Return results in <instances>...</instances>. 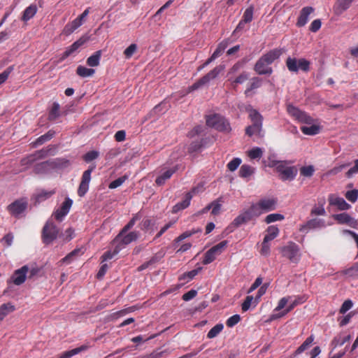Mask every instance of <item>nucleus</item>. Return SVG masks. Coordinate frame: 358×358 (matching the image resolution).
Masks as SVG:
<instances>
[{
  "mask_svg": "<svg viewBox=\"0 0 358 358\" xmlns=\"http://www.w3.org/2000/svg\"><path fill=\"white\" fill-rule=\"evenodd\" d=\"M279 234V229L277 227L272 225L269 226L266 229V234L264 238L265 242H270L276 238Z\"/></svg>",
  "mask_w": 358,
  "mask_h": 358,
  "instance_id": "33",
  "label": "nucleus"
},
{
  "mask_svg": "<svg viewBox=\"0 0 358 358\" xmlns=\"http://www.w3.org/2000/svg\"><path fill=\"white\" fill-rule=\"evenodd\" d=\"M256 124H252V125L248 127L245 129V133L248 136H251L254 134H257L261 136V132L262 130V127H257Z\"/></svg>",
  "mask_w": 358,
  "mask_h": 358,
  "instance_id": "46",
  "label": "nucleus"
},
{
  "mask_svg": "<svg viewBox=\"0 0 358 358\" xmlns=\"http://www.w3.org/2000/svg\"><path fill=\"white\" fill-rule=\"evenodd\" d=\"M241 162L242 161L240 158H238V157L234 158L228 163L227 168L229 169V171H234L240 166V164H241Z\"/></svg>",
  "mask_w": 358,
  "mask_h": 358,
  "instance_id": "52",
  "label": "nucleus"
},
{
  "mask_svg": "<svg viewBox=\"0 0 358 358\" xmlns=\"http://www.w3.org/2000/svg\"><path fill=\"white\" fill-rule=\"evenodd\" d=\"M282 54L280 50L274 49L266 54L264 55L261 59L270 66L275 59H277Z\"/></svg>",
  "mask_w": 358,
  "mask_h": 358,
  "instance_id": "24",
  "label": "nucleus"
},
{
  "mask_svg": "<svg viewBox=\"0 0 358 358\" xmlns=\"http://www.w3.org/2000/svg\"><path fill=\"white\" fill-rule=\"evenodd\" d=\"M224 325L222 324H217L208 331L207 337L208 338L216 337L222 331Z\"/></svg>",
  "mask_w": 358,
  "mask_h": 358,
  "instance_id": "42",
  "label": "nucleus"
},
{
  "mask_svg": "<svg viewBox=\"0 0 358 358\" xmlns=\"http://www.w3.org/2000/svg\"><path fill=\"white\" fill-rule=\"evenodd\" d=\"M253 17V8L250 7L247 8L243 14V19L245 22L248 23L252 20Z\"/></svg>",
  "mask_w": 358,
  "mask_h": 358,
  "instance_id": "56",
  "label": "nucleus"
},
{
  "mask_svg": "<svg viewBox=\"0 0 358 358\" xmlns=\"http://www.w3.org/2000/svg\"><path fill=\"white\" fill-rule=\"evenodd\" d=\"M89 348L87 345H83L78 348H74L71 350L65 351L61 353L59 356V358H71V357L87 350Z\"/></svg>",
  "mask_w": 358,
  "mask_h": 358,
  "instance_id": "27",
  "label": "nucleus"
},
{
  "mask_svg": "<svg viewBox=\"0 0 358 358\" xmlns=\"http://www.w3.org/2000/svg\"><path fill=\"white\" fill-rule=\"evenodd\" d=\"M87 38L85 37H81L78 41H75L71 46H69L66 51L63 53L62 59H66L70 56L73 52L77 50L81 45L86 43Z\"/></svg>",
  "mask_w": 358,
  "mask_h": 358,
  "instance_id": "21",
  "label": "nucleus"
},
{
  "mask_svg": "<svg viewBox=\"0 0 358 358\" xmlns=\"http://www.w3.org/2000/svg\"><path fill=\"white\" fill-rule=\"evenodd\" d=\"M192 199V193L191 192L187 193L185 195V199L182 201L178 203L177 204H176L173 206V212L177 213L180 210L187 208L190 204V201Z\"/></svg>",
  "mask_w": 358,
  "mask_h": 358,
  "instance_id": "28",
  "label": "nucleus"
},
{
  "mask_svg": "<svg viewBox=\"0 0 358 358\" xmlns=\"http://www.w3.org/2000/svg\"><path fill=\"white\" fill-rule=\"evenodd\" d=\"M276 203V200L274 199H263L252 205L256 212H257L260 216L263 213L275 210Z\"/></svg>",
  "mask_w": 358,
  "mask_h": 358,
  "instance_id": "10",
  "label": "nucleus"
},
{
  "mask_svg": "<svg viewBox=\"0 0 358 358\" xmlns=\"http://www.w3.org/2000/svg\"><path fill=\"white\" fill-rule=\"evenodd\" d=\"M95 73L93 69H88L83 66H78L76 69V73L82 78H87L92 76Z\"/></svg>",
  "mask_w": 358,
  "mask_h": 358,
  "instance_id": "35",
  "label": "nucleus"
},
{
  "mask_svg": "<svg viewBox=\"0 0 358 358\" xmlns=\"http://www.w3.org/2000/svg\"><path fill=\"white\" fill-rule=\"evenodd\" d=\"M314 341V336L313 335L308 337L306 341L297 348L295 354H301L306 349H308Z\"/></svg>",
  "mask_w": 358,
  "mask_h": 358,
  "instance_id": "38",
  "label": "nucleus"
},
{
  "mask_svg": "<svg viewBox=\"0 0 358 358\" xmlns=\"http://www.w3.org/2000/svg\"><path fill=\"white\" fill-rule=\"evenodd\" d=\"M282 255L288 258L292 262L297 263L300 260V250L297 245L289 243L287 245L280 248Z\"/></svg>",
  "mask_w": 358,
  "mask_h": 358,
  "instance_id": "8",
  "label": "nucleus"
},
{
  "mask_svg": "<svg viewBox=\"0 0 358 358\" xmlns=\"http://www.w3.org/2000/svg\"><path fill=\"white\" fill-rule=\"evenodd\" d=\"M28 271L29 267L27 265L15 270L8 282H13L15 285L23 284L26 280Z\"/></svg>",
  "mask_w": 358,
  "mask_h": 358,
  "instance_id": "13",
  "label": "nucleus"
},
{
  "mask_svg": "<svg viewBox=\"0 0 358 358\" xmlns=\"http://www.w3.org/2000/svg\"><path fill=\"white\" fill-rule=\"evenodd\" d=\"M83 22L78 17L76 18L71 23L67 24L64 29V32L66 35L72 34L76 29L83 24Z\"/></svg>",
  "mask_w": 358,
  "mask_h": 358,
  "instance_id": "30",
  "label": "nucleus"
},
{
  "mask_svg": "<svg viewBox=\"0 0 358 358\" xmlns=\"http://www.w3.org/2000/svg\"><path fill=\"white\" fill-rule=\"evenodd\" d=\"M260 85H261L260 79H259L257 78L252 79L250 86L245 92V95L249 96L250 94V92L252 90L259 87Z\"/></svg>",
  "mask_w": 358,
  "mask_h": 358,
  "instance_id": "50",
  "label": "nucleus"
},
{
  "mask_svg": "<svg viewBox=\"0 0 358 358\" xmlns=\"http://www.w3.org/2000/svg\"><path fill=\"white\" fill-rule=\"evenodd\" d=\"M315 172V169L313 166L310 165L307 166H303L300 169L301 175L305 177H310L313 175Z\"/></svg>",
  "mask_w": 358,
  "mask_h": 358,
  "instance_id": "49",
  "label": "nucleus"
},
{
  "mask_svg": "<svg viewBox=\"0 0 358 358\" xmlns=\"http://www.w3.org/2000/svg\"><path fill=\"white\" fill-rule=\"evenodd\" d=\"M249 117L252 122V124H256L257 127H262L263 117L255 109L249 110Z\"/></svg>",
  "mask_w": 358,
  "mask_h": 358,
  "instance_id": "29",
  "label": "nucleus"
},
{
  "mask_svg": "<svg viewBox=\"0 0 358 358\" xmlns=\"http://www.w3.org/2000/svg\"><path fill=\"white\" fill-rule=\"evenodd\" d=\"M36 12L37 6L34 4L30 5L24 10L22 16V20L27 22L36 15Z\"/></svg>",
  "mask_w": 358,
  "mask_h": 358,
  "instance_id": "32",
  "label": "nucleus"
},
{
  "mask_svg": "<svg viewBox=\"0 0 358 358\" xmlns=\"http://www.w3.org/2000/svg\"><path fill=\"white\" fill-rule=\"evenodd\" d=\"M241 320V317L239 315H234L230 317L226 322V324L229 327H232L238 324Z\"/></svg>",
  "mask_w": 358,
  "mask_h": 358,
  "instance_id": "57",
  "label": "nucleus"
},
{
  "mask_svg": "<svg viewBox=\"0 0 358 358\" xmlns=\"http://www.w3.org/2000/svg\"><path fill=\"white\" fill-rule=\"evenodd\" d=\"M258 301L257 299H254L252 296H248L243 303H242V310L243 311L245 312L250 309L252 305L253 306H256L257 304Z\"/></svg>",
  "mask_w": 358,
  "mask_h": 358,
  "instance_id": "37",
  "label": "nucleus"
},
{
  "mask_svg": "<svg viewBox=\"0 0 358 358\" xmlns=\"http://www.w3.org/2000/svg\"><path fill=\"white\" fill-rule=\"evenodd\" d=\"M224 65H219L215 67L206 76L199 79L197 82L189 87L188 92H191L194 90H198L200 87L207 85L210 80L216 78L217 76L224 69Z\"/></svg>",
  "mask_w": 358,
  "mask_h": 358,
  "instance_id": "2",
  "label": "nucleus"
},
{
  "mask_svg": "<svg viewBox=\"0 0 358 358\" xmlns=\"http://www.w3.org/2000/svg\"><path fill=\"white\" fill-rule=\"evenodd\" d=\"M126 179H127L126 176L118 178L117 179L113 180V182H111L110 183L109 188L110 189H115V188L120 187V185H122L123 184V182L125 181Z\"/></svg>",
  "mask_w": 358,
  "mask_h": 358,
  "instance_id": "58",
  "label": "nucleus"
},
{
  "mask_svg": "<svg viewBox=\"0 0 358 358\" xmlns=\"http://www.w3.org/2000/svg\"><path fill=\"white\" fill-rule=\"evenodd\" d=\"M259 215L256 212L253 205L249 208L243 210L232 222L231 224L235 227H238L243 224L258 217Z\"/></svg>",
  "mask_w": 358,
  "mask_h": 358,
  "instance_id": "3",
  "label": "nucleus"
},
{
  "mask_svg": "<svg viewBox=\"0 0 358 358\" xmlns=\"http://www.w3.org/2000/svg\"><path fill=\"white\" fill-rule=\"evenodd\" d=\"M353 303L351 300H346L342 304L340 308V313L342 314L345 313L348 310L352 308Z\"/></svg>",
  "mask_w": 358,
  "mask_h": 358,
  "instance_id": "61",
  "label": "nucleus"
},
{
  "mask_svg": "<svg viewBox=\"0 0 358 358\" xmlns=\"http://www.w3.org/2000/svg\"><path fill=\"white\" fill-rule=\"evenodd\" d=\"M326 226L327 224L324 220L313 218L301 225L299 228V231L302 233L306 234L311 229H322L324 228Z\"/></svg>",
  "mask_w": 358,
  "mask_h": 358,
  "instance_id": "14",
  "label": "nucleus"
},
{
  "mask_svg": "<svg viewBox=\"0 0 358 358\" xmlns=\"http://www.w3.org/2000/svg\"><path fill=\"white\" fill-rule=\"evenodd\" d=\"M15 310V306L10 303H3L0 306V321H1L8 313Z\"/></svg>",
  "mask_w": 358,
  "mask_h": 358,
  "instance_id": "36",
  "label": "nucleus"
},
{
  "mask_svg": "<svg viewBox=\"0 0 358 358\" xmlns=\"http://www.w3.org/2000/svg\"><path fill=\"white\" fill-rule=\"evenodd\" d=\"M227 245V241H223L209 249L204 255L203 264H208L213 262L223 252Z\"/></svg>",
  "mask_w": 358,
  "mask_h": 358,
  "instance_id": "6",
  "label": "nucleus"
},
{
  "mask_svg": "<svg viewBox=\"0 0 358 358\" xmlns=\"http://www.w3.org/2000/svg\"><path fill=\"white\" fill-rule=\"evenodd\" d=\"M196 232V230L194 229H192V230H190V231H186L185 232H183L182 234H181L178 237H177L176 239H175V244L190 237L191 236H192L193 234H194Z\"/></svg>",
  "mask_w": 358,
  "mask_h": 358,
  "instance_id": "54",
  "label": "nucleus"
},
{
  "mask_svg": "<svg viewBox=\"0 0 358 358\" xmlns=\"http://www.w3.org/2000/svg\"><path fill=\"white\" fill-rule=\"evenodd\" d=\"M353 0H337L334 6V11L337 15L343 13L351 5Z\"/></svg>",
  "mask_w": 358,
  "mask_h": 358,
  "instance_id": "26",
  "label": "nucleus"
},
{
  "mask_svg": "<svg viewBox=\"0 0 358 358\" xmlns=\"http://www.w3.org/2000/svg\"><path fill=\"white\" fill-rule=\"evenodd\" d=\"M101 57V50L95 52L93 55L89 57L87 59V64L91 67H95L99 65Z\"/></svg>",
  "mask_w": 358,
  "mask_h": 358,
  "instance_id": "34",
  "label": "nucleus"
},
{
  "mask_svg": "<svg viewBox=\"0 0 358 358\" xmlns=\"http://www.w3.org/2000/svg\"><path fill=\"white\" fill-rule=\"evenodd\" d=\"M227 46L228 43L227 41H222L220 43H219L216 50L212 55L213 57H214L215 59L219 57L223 53V52L225 50Z\"/></svg>",
  "mask_w": 358,
  "mask_h": 358,
  "instance_id": "45",
  "label": "nucleus"
},
{
  "mask_svg": "<svg viewBox=\"0 0 358 358\" xmlns=\"http://www.w3.org/2000/svg\"><path fill=\"white\" fill-rule=\"evenodd\" d=\"M167 108L168 107L166 106L165 103H161L153 108L152 112L155 114L159 115L164 113L167 110Z\"/></svg>",
  "mask_w": 358,
  "mask_h": 358,
  "instance_id": "63",
  "label": "nucleus"
},
{
  "mask_svg": "<svg viewBox=\"0 0 358 358\" xmlns=\"http://www.w3.org/2000/svg\"><path fill=\"white\" fill-rule=\"evenodd\" d=\"M94 168L95 166H90L83 173L81 182L78 189V194L80 196H83L87 192L91 180V173Z\"/></svg>",
  "mask_w": 358,
  "mask_h": 358,
  "instance_id": "12",
  "label": "nucleus"
},
{
  "mask_svg": "<svg viewBox=\"0 0 358 358\" xmlns=\"http://www.w3.org/2000/svg\"><path fill=\"white\" fill-rule=\"evenodd\" d=\"M201 269V268H199L197 269L192 270L187 273H184L180 278V280H190L193 279L199 273V271Z\"/></svg>",
  "mask_w": 358,
  "mask_h": 358,
  "instance_id": "53",
  "label": "nucleus"
},
{
  "mask_svg": "<svg viewBox=\"0 0 358 358\" xmlns=\"http://www.w3.org/2000/svg\"><path fill=\"white\" fill-rule=\"evenodd\" d=\"M276 171L283 180H293L297 173V169L295 167L287 166V162L283 161L277 166Z\"/></svg>",
  "mask_w": 358,
  "mask_h": 358,
  "instance_id": "11",
  "label": "nucleus"
},
{
  "mask_svg": "<svg viewBox=\"0 0 358 358\" xmlns=\"http://www.w3.org/2000/svg\"><path fill=\"white\" fill-rule=\"evenodd\" d=\"M13 69V68L12 66H10L4 71H3L1 73H0V85L8 79Z\"/></svg>",
  "mask_w": 358,
  "mask_h": 358,
  "instance_id": "62",
  "label": "nucleus"
},
{
  "mask_svg": "<svg viewBox=\"0 0 358 358\" xmlns=\"http://www.w3.org/2000/svg\"><path fill=\"white\" fill-rule=\"evenodd\" d=\"M59 115V105L57 103H54L49 113L48 118L50 120H55Z\"/></svg>",
  "mask_w": 358,
  "mask_h": 358,
  "instance_id": "43",
  "label": "nucleus"
},
{
  "mask_svg": "<svg viewBox=\"0 0 358 358\" xmlns=\"http://www.w3.org/2000/svg\"><path fill=\"white\" fill-rule=\"evenodd\" d=\"M177 171L176 166L171 168H162L160 171V173L155 180V182L157 185H163L166 181L171 178L173 174Z\"/></svg>",
  "mask_w": 358,
  "mask_h": 358,
  "instance_id": "15",
  "label": "nucleus"
},
{
  "mask_svg": "<svg viewBox=\"0 0 358 358\" xmlns=\"http://www.w3.org/2000/svg\"><path fill=\"white\" fill-rule=\"evenodd\" d=\"M59 234V229L51 221H48L43 229L42 237L43 242L46 244L52 243Z\"/></svg>",
  "mask_w": 358,
  "mask_h": 358,
  "instance_id": "7",
  "label": "nucleus"
},
{
  "mask_svg": "<svg viewBox=\"0 0 358 358\" xmlns=\"http://www.w3.org/2000/svg\"><path fill=\"white\" fill-rule=\"evenodd\" d=\"M313 8L310 6H306L303 8L298 17L296 26L299 27L305 26L309 20L310 15L313 12Z\"/></svg>",
  "mask_w": 358,
  "mask_h": 358,
  "instance_id": "20",
  "label": "nucleus"
},
{
  "mask_svg": "<svg viewBox=\"0 0 358 358\" xmlns=\"http://www.w3.org/2000/svg\"><path fill=\"white\" fill-rule=\"evenodd\" d=\"M55 193V190H41L37 195H36V200L40 202L46 199L50 198L52 195H53Z\"/></svg>",
  "mask_w": 358,
  "mask_h": 358,
  "instance_id": "47",
  "label": "nucleus"
},
{
  "mask_svg": "<svg viewBox=\"0 0 358 358\" xmlns=\"http://www.w3.org/2000/svg\"><path fill=\"white\" fill-rule=\"evenodd\" d=\"M345 198L350 202L355 203L358 199V189H352L345 193Z\"/></svg>",
  "mask_w": 358,
  "mask_h": 358,
  "instance_id": "51",
  "label": "nucleus"
},
{
  "mask_svg": "<svg viewBox=\"0 0 358 358\" xmlns=\"http://www.w3.org/2000/svg\"><path fill=\"white\" fill-rule=\"evenodd\" d=\"M268 243L269 242H265V241L263 240L262 243V248L260 250L262 255L268 256L270 254V245Z\"/></svg>",
  "mask_w": 358,
  "mask_h": 358,
  "instance_id": "64",
  "label": "nucleus"
},
{
  "mask_svg": "<svg viewBox=\"0 0 358 358\" xmlns=\"http://www.w3.org/2000/svg\"><path fill=\"white\" fill-rule=\"evenodd\" d=\"M306 300L307 297L306 296L296 297L294 301H292L290 303V304L285 310H283L277 315H272L271 319L275 320L285 316L286 314L290 312L296 306L304 303Z\"/></svg>",
  "mask_w": 358,
  "mask_h": 358,
  "instance_id": "16",
  "label": "nucleus"
},
{
  "mask_svg": "<svg viewBox=\"0 0 358 358\" xmlns=\"http://www.w3.org/2000/svg\"><path fill=\"white\" fill-rule=\"evenodd\" d=\"M333 217L339 224H347L351 227L355 226L357 224L356 220H355L348 213H345L334 215Z\"/></svg>",
  "mask_w": 358,
  "mask_h": 358,
  "instance_id": "23",
  "label": "nucleus"
},
{
  "mask_svg": "<svg viewBox=\"0 0 358 358\" xmlns=\"http://www.w3.org/2000/svg\"><path fill=\"white\" fill-rule=\"evenodd\" d=\"M138 46L135 43L131 44L129 47H127L124 51V55L127 59L131 58L134 54L137 51Z\"/></svg>",
  "mask_w": 358,
  "mask_h": 358,
  "instance_id": "48",
  "label": "nucleus"
},
{
  "mask_svg": "<svg viewBox=\"0 0 358 358\" xmlns=\"http://www.w3.org/2000/svg\"><path fill=\"white\" fill-rule=\"evenodd\" d=\"M99 157V152L92 150L86 153L84 156V159L87 162H92Z\"/></svg>",
  "mask_w": 358,
  "mask_h": 358,
  "instance_id": "59",
  "label": "nucleus"
},
{
  "mask_svg": "<svg viewBox=\"0 0 358 358\" xmlns=\"http://www.w3.org/2000/svg\"><path fill=\"white\" fill-rule=\"evenodd\" d=\"M115 248L113 251H107L102 256V262H105L109 259H111L114 256L117 255L119 252L122 250V247L120 245H113Z\"/></svg>",
  "mask_w": 358,
  "mask_h": 358,
  "instance_id": "39",
  "label": "nucleus"
},
{
  "mask_svg": "<svg viewBox=\"0 0 358 358\" xmlns=\"http://www.w3.org/2000/svg\"><path fill=\"white\" fill-rule=\"evenodd\" d=\"M325 200H319L317 203L315 204L311 209L310 215L312 216L326 215V210L324 208Z\"/></svg>",
  "mask_w": 358,
  "mask_h": 358,
  "instance_id": "25",
  "label": "nucleus"
},
{
  "mask_svg": "<svg viewBox=\"0 0 358 358\" xmlns=\"http://www.w3.org/2000/svg\"><path fill=\"white\" fill-rule=\"evenodd\" d=\"M140 219V216L136 214L135 215L132 219L127 224H126L124 228L122 229L123 232H127L135 224L136 222Z\"/></svg>",
  "mask_w": 358,
  "mask_h": 358,
  "instance_id": "60",
  "label": "nucleus"
},
{
  "mask_svg": "<svg viewBox=\"0 0 358 358\" xmlns=\"http://www.w3.org/2000/svg\"><path fill=\"white\" fill-rule=\"evenodd\" d=\"M27 206L24 200H17L8 206V210L13 215L17 216L24 211Z\"/></svg>",
  "mask_w": 358,
  "mask_h": 358,
  "instance_id": "18",
  "label": "nucleus"
},
{
  "mask_svg": "<svg viewBox=\"0 0 358 358\" xmlns=\"http://www.w3.org/2000/svg\"><path fill=\"white\" fill-rule=\"evenodd\" d=\"M255 70L258 74L260 75H270L273 71L271 67H270V66L267 64V63L262 61L261 58L257 62L255 66Z\"/></svg>",
  "mask_w": 358,
  "mask_h": 358,
  "instance_id": "22",
  "label": "nucleus"
},
{
  "mask_svg": "<svg viewBox=\"0 0 358 358\" xmlns=\"http://www.w3.org/2000/svg\"><path fill=\"white\" fill-rule=\"evenodd\" d=\"M286 66L291 72L296 73L299 70L308 71L310 68V62L306 59H297L296 58L289 57L286 60Z\"/></svg>",
  "mask_w": 358,
  "mask_h": 358,
  "instance_id": "5",
  "label": "nucleus"
},
{
  "mask_svg": "<svg viewBox=\"0 0 358 358\" xmlns=\"http://www.w3.org/2000/svg\"><path fill=\"white\" fill-rule=\"evenodd\" d=\"M138 237V233L136 231H131L127 234V232H123V230H121L119 234L113 240V245H120L122 249L127 245L136 241Z\"/></svg>",
  "mask_w": 358,
  "mask_h": 358,
  "instance_id": "9",
  "label": "nucleus"
},
{
  "mask_svg": "<svg viewBox=\"0 0 358 358\" xmlns=\"http://www.w3.org/2000/svg\"><path fill=\"white\" fill-rule=\"evenodd\" d=\"M55 134V132L52 131H49L44 135H42L39 138H38L34 142L35 145H42L45 142L50 140Z\"/></svg>",
  "mask_w": 358,
  "mask_h": 358,
  "instance_id": "41",
  "label": "nucleus"
},
{
  "mask_svg": "<svg viewBox=\"0 0 358 358\" xmlns=\"http://www.w3.org/2000/svg\"><path fill=\"white\" fill-rule=\"evenodd\" d=\"M73 201L70 199H66L62 203L60 208L54 213L55 219L62 221L63 218L68 214L72 206Z\"/></svg>",
  "mask_w": 358,
  "mask_h": 358,
  "instance_id": "17",
  "label": "nucleus"
},
{
  "mask_svg": "<svg viewBox=\"0 0 358 358\" xmlns=\"http://www.w3.org/2000/svg\"><path fill=\"white\" fill-rule=\"evenodd\" d=\"M255 172V168L248 164H243L240 168L239 176L244 179H248Z\"/></svg>",
  "mask_w": 358,
  "mask_h": 358,
  "instance_id": "31",
  "label": "nucleus"
},
{
  "mask_svg": "<svg viewBox=\"0 0 358 358\" xmlns=\"http://www.w3.org/2000/svg\"><path fill=\"white\" fill-rule=\"evenodd\" d=\"M284 218H285V217L282 214H280V213H272V214L268 215L265 217L264 221H265L266 223L270 224V223H272V222H276V221H281V220H284Z\"/></svg>",
  "mask_w": 358,
  "mask_h": 358,
  "instance_id": "44",
  "label": "nucleus"
},
{
  "mask_svg": "<svg viewBox=\"0 0 358 358\" xmlns=\"http://www.w3.org/2000/svg\"><path fill=\"white\" fill-rule=\"evenodd\" d=\"M291 299V296L282 297L278 301V306L274 309V311H280L282 310L287 306Z\"/></svg>",
  "mask_w": 358,
  "mask_h": 358,
  "instance_id": "55",
  "label": "nucleus"
},
{
  "mask_svg": "<svg viewBox=\"0 0 358 358\" xmlns=\"http://www.w3.org/2000/svg\"><path fill=\"white\" fill-rule=\"evenodd\" d=\"M288 114L295 120L307 126L301 127V131L305 135L314 136L320 133L321 127L319 124L315 123V120L307 113L301 110L299 108L289 104L287 106Z\"/></svg>",
  "mask_w": 358,
  "mask_h": 358,
  "instance_id": "1",
  "label": "nucleus"
},
{
  "mask_svg": "<svg viewBox=\"0 0 358 358\" xmlns=\"http://www.w3.org/2000/svg\"><path fill=\"white\" fill-rule=\"evenodd\" d=\"M206 124L208 126L219 131H229L230 130V126L227 120L217 114L206 116Z\"/></svg>",
  "mask_w": 358,
  "mask_h": 358,
  "instance_id": "4",
  "label": "nucleus"
},
{
  "mask_svg": "<svg viewBox=\"0 0 358 358\" xmlns=\"http://www.w3.org/2000/svg\"><path fill=\"white\" fill-rule=\"evenodd\" d=\"M328 200L330 205L336 206L339 210H348L350 208V205L348 204L343 198L338 196L336 194H330Z\"/></svg>",
  "mask_w": 358,
  "mask_h": 358,
  "instance_id": "19",
  "label": "nucleus"
},
{
  "mask_svg": "<svg viewBox=\"0 0 358 358\" xmlns=\"http://www.w3.org/2000/svg\"><path fill=\"white\" fill-rule=\"evenodd\" d=\"M250 159H260L263 155L262 150L259 147L253 148L247 152Z\"/></svg>",
  "mask_w": 358,
  "mask_h": 358,
  "instance_id": "40",
  "label": "nucleus"
}]
</instances>
